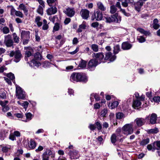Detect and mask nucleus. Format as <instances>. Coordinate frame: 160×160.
<instances>
[{
	"label": "nucleus",
	"instance_id": "nucleus-1",
	"mask_svg": "<svg viewBox=\"0 0 160 160\" xmlns=\"http://www.w3.org/2000/svg\"><path fill=\"white\" fill-rule=\"evenodd\" d=\"M70 80L72 82H86L88 80V78L84 73L74 72L71 74L70 77Z\"/></svg>",
	"mask_w": 160,
	"mask_h": 160
},
{
	"label": "nucleus",
	"instance_id": "nucleus-2",
	"mask_svg": "<svg viewBox=\"0 0 160 160\" xmlns=\"http://www.w3.org/2000/svg\"><path fill=\"white\" fill-rule=\"evenodd\" d=\"M133 125L132 124H127L122 128V133L127 135L132 134L133 132Z\"/></svg>",
	"mask_w": 160,
	"mask_h": 160
},
{
	"label": "nucleus",
	"instance_id": "nucleus-3",
	"mask_svg": "<svg viewBox=\"0 0 160 160\" xmlns=\"http://www.w3.org/2000/svg\"><path fill=\"white\" fill-rule=\"evenodd\" d=\"M104 18L107 22L110 23L113 22H118L121 20V17L117 14L110 16H106Z\"/></svg>",
	"mask_w": 160,
	"mask_h": 160
},
{
	"label": "nucleus",
	"instance_id": "nucleus-4",
	"mask_svg": "<svg viewBox=\"0 0 160 160\" xmlns=\"http://www.w3.org/2000/svg\"><path fill=\"white\" fill-rule=\"evenodd\" d=\"M30 32L29 31H22L21 37L22 40V43L24 45L27 44L30 39Z\"/></svg>",
	"mask_w": 160,
	"mask_h": 160
},
{
	"label": "nucleus",
	"instance_id": "nucleus-5",
	"mask_svg": "<svg viewBox=\"0 0 160 160\" xmlns=\"http://www.w3.org/2000/svg\"><path fill=\"white\" fill-rule=\"evenodd\" d=\"M16 93L18 99H23L25 97V92L19 86H16Z\"/></svg>",
	"mask_w": 160,
	"mask_h": 160
},
{
	"label": "nucleus",
	"instance_id": "nucleus-6",
	"mask_svg": "<svg viewBox=\"0 0 160 160\" xmlns=\"http://www.w3.org/2000/svg\"><path fill=\"white\" fill-rule=\"evenodd\" d=\"M93 57L95 58V59L99 64L102 62H105L104 59V56L102 53L98 52L97 53H94L92 54Z\"/></svg>",
	"mask_w": 160,
	"mask_h": 160
},
{
	"label": "nucleus",
	"instance_id": "nucleus-7",
	"mask_svg": "<svg viewBox=\"0 0 160 160\" xmlns=\"http://www.w3.org/2000/svg\"><path fill=\"white\" fill-rule=\"evenodd\" d=\"M21 55V52L19 50L15 52L12 51L9 53V56L11 57H12L14 56V61L17 62H18L20 60Z\"/></svg>",
	"mask_w": 160,
	"mask_h": 160
},
{
	"label": "nucleus",
	"instance_id": "nucleus-8",
	"mask_svg": "<svg viewBox=\"0 0 160 160\" xmlns=\"http://www.w3.org/2000/svg\"><path fill=\"white\" fill-rule=\"evenodd\" d=\"M4 43L7 47H11L13 46V42L11 35L8 34L4 36Z\"/></svg>",
	"mask_w": 160,
	"mask_h": 160
},
{
	"label": "nucleus",
	"instance_id": "nucleus-9",
	"mask_svg": "<svg viewBox=\"0 0 160 160\" xmlns=\"http://www.w3.org/2000/svg\"><path fill=\"white\" fill-rule=\"evenodd\" d=\"M148 117H147L145 119L142 118H137L135 120L134 122L137 127H140L143 125L146 122V119H148Z\"/></svg>",
	"mask_w": 160,
	"mask_h": 160
},
{
	"label": "nucleus",
	"instance_id": "nucleus-10",
	"mask_svg": "<svg viewBox=\"0 0 160 160\" xmlns=\"http://www.w3.org/2000/svg\"><path fill=\"white\" fill-rule=\"evenodd\" d=\"M80 14L83 19H87L89 17V11L86 9H82L81 11Z\"/></svg>",
	"mask_w": 160,
	"mask_h": 160
},
{
	"label": "nucleus",
	"instance_id": "nucleus-11",
	"mask_svg": "<svg viewBox=\"0 0 160 160\" xmlns=\"http://www.w3.org/2000/svg\"><path fill=\"white\" fill-rule=\"evenodd\" d=\"M116 58L115 55H112V54L111 52H108L106 53L105 57L104 58V61L109 59L111 62L113 61Z\"/></svg>",
	"mask_w": 160,
	"mask_h": 160
},
{
	"label": "nucleus",
	"instance_id": "nucleus-12",
	"mask_svg": "<svg viewBox=\"0 0 160 160\" xmlns=\"http://www.w3.org/2000/svg\"><path fill=\"white\" fill-rule=\"evenodd\" d=\"M57 12V8L55 7L50 8L47 10V12L48 15H51L55 14Z\"/></svg>",
	"mask_w": 160,
	"mask_h": 160
},
{
	"label": "nucleus",
	"instance_id": "nucleus-13",
	"mask_svg": "<svg viewBox=\"0 0 160 160\" xmlns=\"http://www.w3.org/2000/svg\"><path fill=\"white\" fill-rule=\"evenodd\" d=\"M65 13L68 17H72L74 14V11L72 9L68 8L64 11Z\"/></svg>",
	"mask_w": 160,
	"mask_h": 160
},
{
	"label": "nucleus",
	"instance_id": "nucleus-14",
	"mask_svg": "<svg viewBox=\"0 0 160 160\" xmlns=\"http://www.w3.org/2000/svg\"><path fill=\"white\" fill-rule=\"evenodd\" d=\"M143 4V2H141L139 0L135 3L134 4V6L135 10L138 12L139 11Z\"/></svg>",
	"mask_w": 160,
	"mask_h": 160
},
{
	"label": "nucleus",
	"instance_id": "nucleus-15",
	"mask_svg": "<svg viewBox=\"0 0 160 160\" xmlns=\"http://www.w3.org/2000/svg\"><path fill=\"white\" fill-rule=\"evenodd\" d=\"M99 64V63L97 61L96 59H93L89 61L88 65L89 67L92 68L96 67Z\"/></svg>",
	"mask_w": 160,
	"mask_h": 160
},
{
	"label": "nucleus",
	"instance_id": "nucleus-16",
	"mask_svg": "<svg viewBox=\"0 0 160 160\" xmlns=\"http://www.w3.org/2000/svg\"><path fill=\"white\" fill-rule=\"evenodd\" d=\"M94 16L96 20L97 21L100 20L102 18V12L98 11L94 12Z\"/></svg>",
	"mask_w": 160,
	"mask_h": 160
},
{
	"label": "nucleus",
	"instance_id": "nucleus-17",
	"mask_svg": "<svg viewBox=\"0 0 160 160\" xmlns=\"http://www.w3.org/2000/svg\"><path fill=\"white\" fill-rule=\"evenodd\" d=\"M132 47V45L127 42H123L122 44V48L124 50H127L130 49Z\"/></svg>",
	"mask_w": 160,
	"mask_h": 160
},
{
	"label": "nucleus",
	"instance_id": "nucleus-18",
	"mask_svg": "<svg viewBox=\"0 0 160 160\" xmlns=\"http://www.w3.org/2000/svg\"><path fill=\"white\" fill-rule=\"evenodd\" d=\"M157 115L155 113L152 114L150 118V122L151 124H154L156 123Z\"/></svg>",
	"mask_w": 160,
	"mask_h": 160
},
{
	"label": "nucleus",
	"instance_id": "nucleus-19",
	"mask_svg": "<svg viewBox=\"0 0 160 160\" xmlns=\"http://www.w3.org/2000/svg\"><path fill=\"white\" fill-rule=\"evenodd\" d=\"M87 63V62L86 61L81 59L79 63L78 67H80L81 69H84L86 67Z\"/></svg>",
	"mask_w": 160,
	"mask_h": 160
},
{
	"label": "nucleus",
	"instance_id": "nucleus-20",
	"mask_svg": "<svg viewBox=\"0 0 160 160\" xmlns=\"http://www.w3.org/2000/svg\"><path fill=\"white\" fill-rule=\"evenodd\" d=\"M86 23L85 22H82V24L79 26V28L78 29L77 31L78 32H81L83 30L86 29Z\"/></svg>",
	"mask_w": 160,
	"mask_h": 160
},
{
	"label": "nucleus",
	"instance_id": "nucleus-21",
	"mask_svg": "<svg viewBox=\"0 0 160 160\" xmlns=\"http://www.w3.org/2000/svg\"><path fill=\"white\" fill-rule=\"evenodd\" d=\"M18 8L20 10H23L25 13H27L28 11V9L23 3L20 4L19 5Z\"/></svg>",
	"mask_w": 160,
	"mask_h": 160
},
{
	"label": "nucleus",
	"instance_id": "nucleus-22",
	"mask_svg": "<svg viewBox=\"0 0 160 160\" xmlns=\"http://www.w3.org/2000/svg\"><path fill=\"white\" fill-rule=\"evenodd\" d=\"M137 30L141 33L143 34L145 36H148L150 34V33L149 32L145 31L142 28H138Z\"/></svg>",
	"mask_w": 160,
	"mask_h": 160
},
{
	"label": "nucleus",
	"instance_id": "nucleus-23",
	"mask_svg": "<svg viewBox=\"0 0 160 160\" xmlns=\"http://www.w3.org/2000/svg\"><path fill=\"white\" fill-rule=\"evenodd\" d=\"M141 102L138 99L134 100L133 102L132 106L134 108L141 106Z\"/></svg>",
	"mask_w": 160,
	"mask_h": 160
},
{
	"label": "nucleus",
	"instance_id": "nucleus-24",
	"mask_svg": "<svg viewBox=\"0 0 160 160\" xmlns=\"http://www.w3.org/2000/svg\"><path fill=\"white\" fill-rule=\"evenodd\" d=\"M36 143L33 140H31L30 143L29 144V147L30 149H34L36 146Z\"/></svg>",
	"mask_w": 160,
	"mask_h": 160
},
{
	"label": "nucleus",
	"instance_id": "nucleus-25",
	"mask_svg": "<svg viewBox=\"0 0 160 160\" xmlns=\"http://www.w3.org/2000/svg\"><path fill=\"white\" fill-rule=\"evenodd\" d=\"M158 20L156 18L154 19L153 21V27L155 29H157L159 28L160 25L158 24Z\"/></svg>",
	"mask_w": 160,
	"mask_h": 160
},
{
	"label": "nucleus",
	"instance_id": "nucleus-26",
	"mask_svg": "<svg viewBox=\"0 0 160 160\" xmlns=\"http://www.w3.org/2000/svg\"><path fill=\"white\" fill-rule=\"evenodd\" d=\"M98 8L102 11H105L106 10V8L104 6L102 3L101 2H98L97 3Z\"/></svg>",
	"mask_w": 160,
	"mask_h": 160
},
{
	"label": "nucleus",
	"instance_id": "nucleus-27",
	"mask_svg": "<svg viewBox=\"0 0 160 160\" xmlns=\"http://www.w3.org/2000/svg\"><path fill=\"white\" fill-rule=\"evenodd\" d=\"M149 139L148 138L143 139L140 142V144L142 146H145L149 143Z\"/></svg>",
	"mask_w": 160,
	"mask_h": 160
},
{
	"label": "nucleus",
	"instance_id": "nucleus-28",
	"mask_svg": "<svg viewBox=\"0 0 160 160\" xmlns=\"http://www.w3.org/2000/svg\"><path fill=\"white\" fill-rule=\"evenodd\" d=\"M25 49L26 50L25 53V57H29L31 55V53L29 51V48L28 47H25Z\"/></svg>",
	"mask_w": 160,
	"mask_h": 160
},
{
	"label": "nucleus",
	"instance_id": "nucleus-29",
	"mask_svg": "<svg viewBox=\"0 0 160 160\" xmlns=\"http://www.w3.org/2000/svg\"><path fill=\"white\" fill-rule=\"evenodd\" d=\"M40 65V63H39L38 62L34 59L32 60L31 62L30 63V65L31 67L34 66H38Z\"/></svg>",
	"mask_w": 160,
	"mask_h": 160
},
{
	"label": "nucleus",
	"instance_id": "nucleus-30",
	"mask_svg": "<svg viewBox=\"0 0 160 160\" xmlns=\"http://www.w3.org/2000/svg\"><path fill=\"white\" fill-rule=\"evenodd\" d=\"M43 153L49 157L50 156H51V157H54L52 152L49 149H46V151L43 152Z\"/></svg>",
	"mask_w": 160,
	"mask_h": 160
},
{
	"label": "nucleus",
	"instance_id": "nucleus-31",
	"mask_svg": "<svg viewBox=\"0 0 160 160\" xmlns=\"http://www.w3.org/2000/svg\"><path fill=\"white\" fill-rule=\"evenodd\" d=\"M12 36L14 42L15 43H18L19 42V37L15 33H13Z\"/></svg>",
	"mask_w": 160,
	"mask_h": 160
},
{
	"label": "nucleus",
	"instance_id": "nucleus-32",
	"mask_svg": "<svg viewBox=\"0 0 160 160\" xmlns=\"http://www.w3.org/2000/svg\"><path fill=\"white\" fill-rule=\"evenodd\" d=\"M11 148V146L7 145L2 147V151L3 152H8V150Z\"/></svg>",
	"mask_w": 160,
	"mask_h": 160
},
{
	"label": "nucleus",
	"instance_id": "nucleus-33",
	"mask_svg": "<svg viewBox=\"0 0 160 160\" xmlns=\"http://www.w3.org/2000/svg\"><path fill=\"white\" fill-rule=\"evenodd\" d=\"M41 18L39 16L36 17L35 20V22L37 23V25L38 27H40L42 25V22H40Z\"/></svg>",
	"mask_w": 160,
	"mask_h": 160
},
{
	"label": "nucleus",
	"instance_id": "nucleus-34",
	"mask_svg": "<svg viewBox=\"0 0 160 160\" xmlns=\"http://www.w3.org/2000/svg\"><path fill=\"white\" fill-rule=\"evenodd\" d=\"M91 48L92 50L95 52H98V46L97 44H92L91 46Z\"/></svg>",
	"mask_w": 160,
	"mask_h": 160
},
{
	"label": "nucleus",
	"instance_id": "nucleus-35",
	"mask_svg": "<svg viewBox=\"0 0 160 160\" xmlns=\"http://www.w3.org/2000/svg\"><path fill=\"white\" fill-rule=\"evenodd\" d=\"M120 51V47L118 45L114 46V47L113 52L115 54L118 53Z\"/></svg>",
	"mask_w": 160,
	"mask_h": 160
},
{
	"label": "nucleus",
	"instance_id": "nucleus-36",
	"mask_svg": "<svg viewBox=\"0 0 160 160\" xmlns=\"http://www.w3.org/2000/svg\"><path fill=\"white\" fill-rule=\"evenodd\" d=\"M108 112V110L106 108H104L101 111L100 113V115L101 117H106V115Z\"/></svg>",
	"mask_w": 160,
	"mask_h": 160
},
{
	"label": "nucleus",
	"instance_id": "nucleus-37",
	"mask_svg": "<svg viewBox=\"0 0 160 160\" xmlns=\"http://www.w3.org/2000/svg\"><path fill=\"white\" fill-rule=\"evenodd\" d=\"M77 154L78 151L74 150H73L72 151L70 150L69 152V154L70 155L76 157V156Z\"/></svg>",
	"mask_w": 160,
	"mask_h": 160
},
{
	"label": "nucleus",
	"instance_id": "nucleus-38",
	"mask_svg": "<svg viewBox=\"0 0 160 160\" xmlns=\"http://www.w3.org/2000/svg\"><path fill=\"white\" fill-rule=\"evenodd\" d=\"M45 7H43L41 5H39L37 10V12L41 15H42L43 14V8Z\"/></svg>",
	"mask_w": 160,
	"mask_h": 160
},
{
	"label": "nucleus",
	"instance_id": "nucleus-39",
	"mask_svg": "<svg viewBox=\"0 0 160 160\" xmlns=\"http://www.w3.org/2000/svg\"><path fill=\"white\" fill-rule=\"evenodd\" d=\"M25 115L27 118V120L25 121L26 122L27 121V120L28 121L31 120L33 117V115L30 112L25 114Z\"/></svg>",
	"mask_w": 160,
	"mask_h": 160
},
{
	"label": "nucleus",
	"instance_id": "nucleus-40",
	"mask_svg": "<svg viewBox=\"0 0 160 160\" xmlns=\"http://www.w3.org/2000/svg\"><path fill=\"white\" fill-rule=\"evenodd\" d=\"M137 39L140 43H142L146 41V39L143 36H139L137 37Z\"/></svg>",
	"mask_w": 160,
	"mask_h": 160
},
{
	"label": "nucleus",
	"instance_id": "nucleus-41",
	"mask_svg": "<svg viewBox=\"0 0 160 160\" xmlns=\"http://www.w3.org/2000/svg\"><path fill=\"white\" fill-rule=\"evenodd\" d=\"M119 103L118 101H115L111 103L110 106V108L112 109L116 108L118 105Z\"/></svg>",
	"mask_w": 160,
	"mask_h": 160
},
{
	"label": "nucleus",
	"instance_id": "nucleus-42",
	"mask_svg": "<svg viewBox=\"0 0 160 160\" xmlns=\"http://www.w3.org/2000/svg\"><path fill=\"white\" fill-rule=\"evenodd\" d=\"M153 146L155 148V146L157 147V148H156L157 150H160V141H157L154 142L153 143Z\"/></svg>",
	"mask_w": 160,
	"mask_h": 160
},
{
	"label": "nucleus",
	"instance_id": "nucleus-43",
	"mask_svg": "<svg viewBox=\"0 0 160 160\" xmlns=\"http://www.w3.org/2000/svg\"><path fill=\"white\" fill-rule=\"evenodd\" d=\"M124 117V115L122 112H119L116 114V118L117 119H120L123 118Z\"/></svg>",
	"mask_w": 160,
	"mask_h": 160
},
{
	"label": "nucleus",
	"instance_id": "nucleus-44",
	"mask_svg": "<svg viewBox=\"0 0 160 160\" xmlns=\"http://www.w3.org/2000/svg\"><path fill=\"white\" fill-rule=\"evenodd\" d=\"M158 132V128H155L154 129L149 130L148 131V133H156Z\"/></svg>",
	"mask_w": 160,
	"mask_h": 160
},
{
	"label": "nucleus",
	"instance_id": "nucleus-45",
	"mask_svg": "<svg viewBox=\"0 0 160 160\" xmlns=\"http://www.w3.org/2000/svg\"><path fill=\"white\" fill-rule=\"evenodd\" d=\"M34 58L36 60H40L41 59V56L40 53L37 52L34 54Z\"/></svg>",
	"mask_w": 160,
	"mask_h": 160
},
{
	"label": "nucleus",
	"instance_id": "nucleus-46",
	"mask_svg": "<svg viewBox=\"0 0 160 160\" xmlns=\"http://www.w3.org/2000/svg\"><path fill=\"white\" fill-rule=\"evenodd\" d=\"M43 25L42 26V29L44 30H46L48 29V26L47 24V22L45 19L43 20Z\"/></svg>",
	"mask_w": 160,
	"mask_h": 160
},
{
	"label": "nucleus",
	"instance_id": "nucleus-47",
	"mask_svg": "<svg viewBox=\"0 0 160 160\" xmlns=\"http://www.w3.org/2000/svg\"><path fill=\"white\" fill-rule=\"evenodd\" d=\"M111 141L112 143H115L117 141L116 136L114 134H113L111 136Z\"/></svg>",
	"mask_w": 160,
	"mask_h": 160
},
{
	"label": "nucleus",
	"instance_id": "nucleus-48",
	"mask_svg": "<svg viewBox=\"0 0 160 160\" xmlns=\"http://www.w3.org/2000/svg\"><path fill=\"white\" fill-rule=\"evenodd\" d=\"M2 31L4 34H6L9 33V28L7 27H3Z\"/></svg>",
	"mask_w": 160,
	"mask_h": 160
},
{
	"label": "nucleus",
	"instance_id": "nucleus-49",
	"mask_svg": "<svg viewBox=\"0 0 160 160\" xmlns=\"http://www.w3.org/2000/svg\"><path fill=\"white\" fill-rule=\"evenodd\" d=\"M60 28V25L58 23H55L53 28V31H56L59 30Z\"/></svg>",
	"mask_w": 160,
	"mask_h": 160
},
{
	"label": "nucleus",
	"instance_id": "nucleus-50",
	"mask_svg": "<svg viewBox=\"0 0 160 160\" xmlns=\"http://www.w3.org/2000/svg\"><path fill=\"white\" fill-rule=\"evenodd\" d=\"M7 76L10 80H12L15 78L14 75L11 72L7 74Z\"/></svg>",
	"mask_w": 160,
	"mask_h": 160
},
{
	"label": "nucleus",
	"instance_id": "nucleus-51",
	"mask_svg": "<svg viewBox=\"0 0 160 160\" xmlns=\"http://www.w3.org/2000/svg\"><path fill=\"white\" fill-rule=\"evenodd\" d=\"M147 149L149 150H152V151H154L155 149V147L152 145V144H148L147 146Z\"/></svg>",
	"mask_w": 160,
	"mask_h": 160
},
{
	"label": "nucleus",
	"instance_id": "nucleus-52",
	"mask_svg": "<svg viewBox=\"0 0 160 160\" xmlns=\"http://www.w3.org/2000/svg\"><path fill=\"white\" fill-rule=\"evenodd\" d=\"M117 10V8L115 6H112L110 7V12L112 13H114L116 12Z\"/></svg>",
	"mask_w": 160,
	"mask_h": 160
},
{
	"label": "nucleus",
	"instance_id": "nucleus-53",
	"mask_svg": "<svg viewBox=\"0 0 160 160\" xmlns=\"http://www.w3.org/2000/svg\"><path fill=\"white\" fill-rule=\"evenodd\" d=\"M122 2V5L125 7H126L128 6V3L126 0H118Z\"/></svg>",
	"mask_w": 160,
	"mask_h": 160
},
{
	"label": "nucleus",
	"instance_id": "nucleus-54",
	"mask_svg": "<svg viewBox=\"0 0 160 160\" xmlns=\"http://www.w3.org/2000/svg\"><path fill=\"white\" fill-rule=\"evenodd\" d=\"M97 128L98 130H100L102 128V126L100 123L98 122H96L95 123Z\"/></svg>",
	"mask_w": 160,
	"mask_h": 160
},
{
	"label": "nucleus",
	"instance_id": "nucleus-55",
	"mask_svg": "<svg viewBox=\"0 0 160 160\" xmlns=\"http://www.w3.org/2000/svg\"><path fill=\"white\" fill-rule=\"evenodd\" d=\"M91 95L92 97H94L96 101H98L100 99V98L98 96V95L96 94L93 93Z\"/></svg>",
	"mask_w": 160,
	"mask_h": 160
},
{
	"label": "nucleus",
	"instance_id": "nucleus-56",
	"mask_svg": "<svg viewBox=\"0 0 160 160\" xmlns=\"http://www.w3.org/2000/svg\"><path fill=\"white\" fill-rule=\"evenodd\" d=\"M8 102V101H1L0 102V104L3 107L7 106V104Z\"/></svg>",
	"mask_w": 160,
	"mask_h": 160
},
{
	"label": "nucleus",
	"instance_id": "nucleus-57",
	"mask_svg": "<svg viewBox=\"0 0 160 160\" xmlns=\"http://www.w3.org/2000/svg\"><path fill=\"white\" fill-rule=\"evenodd\" d=\"M15 15L16 16L20 17L21 18H22L23 16L22 13L21 12L19 11H16Z\"/></svg>",
	"mask_w": 160,
	"mask_h": 160
},
{
	"label": "nucleus",
	"instance_id": "nucleus-58",
	"mask_svg": "<svg viewBox=\"0 0 160 160\" xmlns=\"http://www.w3.org/2000/svg\"><path fill=\"white\" fill-rule=\"evenodd\" d=\"M16 11L15 10V9L14 8L12 7H11V12L10 14L12 15H13L14 14H15V13Z\"/></svg>",
	"mask_w": 160,
	"mask_h": 160
},
{
	"label": "nucleus",
	"instance_id": "nucleus-59",
	"mask_svg": "<svg viewBox=\"0 0 160 160\" xmlns=\"http://www.w3.org/2000/svg\"><path fill=\"white\" fill-rule=\"evenodd\" d=\"M49 157L44 153L42 155V160H49Z\"/></svg>",
	"mask_w": 160,
	"mask_h": 160
},
{
	"label": "nucleus",
	"instance_id": "nucleus-60",
	"mask_svg": "<svg viewBox=\"0 0 160 160\" xmlns=\"http://www.w3.org/2000/svg\"><path fill=\"white\" fill-rule=\"evenodd\" d=\"M153 100L155 102H160V97H154L153 98Z\"/></svg>",
	"mask_w": 160,
	"mask_h": 160
},
{
	"label": "nucleus",
	"instance_id": "nucleus-61",
	"mask_svg": "<svg viewBox=\"0 0 160 160\" xmlns=\"http://www.w3.org/2000/svg\"><path fill=\"white\" fill-rule=\"evenodd\" d=\"M0 97L2 99H5L6 98V93L3 92L0 93Z\"/></svg>",
	"mask_w": 160,
	"mask_h": 160
},
{
	"label": "nucleus",
	"instance_id": "nucleus-62",
	"mask_svg": "<svg viewBox=\"0 0 160 160\" xmlns=\"http://www.w3.org/2000/svg\"><path fill=\"white\" fill-rule=\"evenodd\" d=\"M120 11L122 13L124 14L125 16H126L128 17L130 15V14L126 12L124 9H122L120 10Z\"/></svg>",
	"mask_w": 160,
	"mask_h": 160
},
{
	"label": "nucleus",
	"instance_id": "nucleus-63",
	"mask_svg": "<svg viewBox=\"0 0 160 160\" xmlns=\"http://www.w3.org/2000/svg\"><path fill=\"white\" fill-rule=\"evenodd\" d=\"M14 115L17 118H22L23 117V115L22 113H16L14 114Z\"/></svg>",
	"mask_w": 160,
	"mask_h": 160
},
{
	"label": "nucleus",
	"instance_id": "nucleus-64",
	"mask_svg": "<svg viewBox=\"0 0 160 160\" xmlns=\"http://www.w3.org/2000/svg\"><path fill=\"white\" fill-rule=\"evenodd\" d=\"M89 128L91 130H93L96 128V127L94 124H90L89 126Z\"/></svg>",
	"mask_w": 160,
	"mask_h": 160
}]
</instances>
